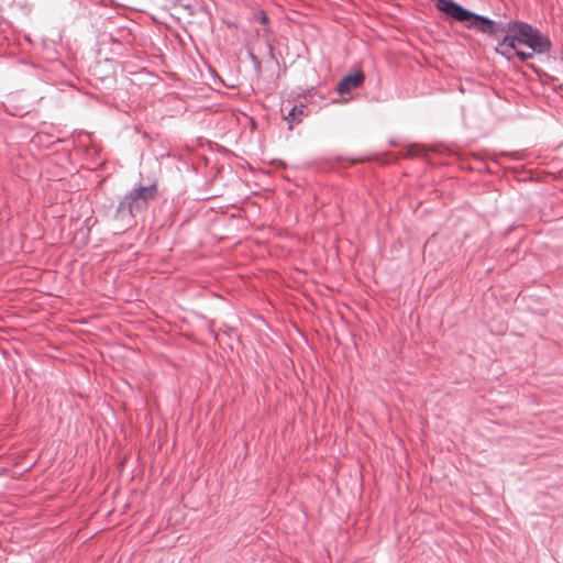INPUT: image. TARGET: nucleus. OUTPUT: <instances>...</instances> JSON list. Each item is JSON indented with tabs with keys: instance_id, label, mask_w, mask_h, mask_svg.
Here are the masks:
<instances>
[{
	"instance_id": "nucleus-1",
	"label": "nucleus",
	"mask_w": 563,
	"mask_h": 563,
	"mask_svg": "<svg viewBox=\"0 0 563 563\" xmlns=\"http://www.w3.org/2000/svg\"><path fill=\"white\" fill-rule=\"evenodd\" d=\"M438 11L446 18L464 23L467 29H473L490 37H497L500 33H517L519 44L531 48L532 53L545 54L550 52L551 41L539 29L523 21L496 22L488 16L475 13L454 0H433Z\"/></svg>"
},
{
	"instance_id": "nucleus-2",
	"label": "nucleus",
	"mask_w": 563,
	"mask_h": 563,
	"mask_svg": "<svg viewBox=\"0 0 563 563\" xmlns=\"http://www.w3.org/2000/svg\"><path fill=\"white\" fill-rule=\"evenodd\" d=\"M158 196L156 183L148 186H139L131 189L119 202L113 219L122 222L126 227L134 223L137 213L147 210L152 200Z\"/></svg>"
},
{
	"instance_id": "nucleus-3",
	"label": "nucleus",
	"mask_w": 563,
	"mask_h": 563,
	"mask_svg": "<svg viewBox=\"0 0 563 563\" xmlns=\"http://www.w3.org/2000/svg\"><path fill=\"white\" fill-rule=\"evenodd\" d=\"M501 34H504V36L498 41L495 52L504 56L507 60H510L512 58L510 51H515L517 48L519 44V36L517 33H500L496 38Z\"/></svg>"
},
{
	"instance_id": "nucleus-4",
	"label": "nucleus",
	"mask_w": 563,
	"mask_h": 563,
	"mask_svg": "<svg viewBox=\"0 0 563 563\" xmlns=\"http://www.w3.org/2000/svg\"><path fill=\"white\" fill-rule=\"evenodd\" d=\"M365 80V75L362 70L345 75L338 84V91L341 95L350 93L353 89L360 87Z\"/></svg>"
},
{
	"instance_id": "nucleus-5",
	"label": "nucleus",
	"mask_w": 563,
	"mask_h": 563,
	"mask_svg": "<svg viewBox=\"0 0 563 563\" xmlns=\"http://www.w3.org/2000/svg\"><path fill=\"white\" fill-rule=\"evenodd\" d=\"M306 115L307 107L305 104L294 106L285 117V120L288 122V129L291 130L294 125L298 124L301 121V118Z\"/></svg>"
},
{
	"instance_id": "nucleus-6",
	"label": "nucleus",
	"mask_w": 563,
	"mask_h": 563,
	"mask_svg": "<svg viewBox=\"0 0 563 563\" xmlns=\"http://www.w3.org/2000/svg\"><path fill=\"white\" fill-rule=\"evenodd\" d=\"M515 55L521 60V62H527L528 59H530L533 55V53H528V52H523V51H520L518 49V47L515 49Z\"/></svg>"
},
{
	"instance_id": "nucleus-7",
	"label": "nucleus",
	"mask_w": 563,
	"mask_h": 563,
	"mask_svg": "<svg viewBox=\"0 0 563 563\" xmlns=\"http://www.w3.org/2000/svg\"><path fill=\"white\" fill-rule=\"evenodd\" d=\"M250 58H251V60L253 63L255 71L257 74H260L261 70H262V65H261L260 58L256 55H254L253 53H250Z\"/></svg>"
},
{
	"instance_id": "nucleus-8",
	"label": "nucleus",
	"mask_w": 563,
	"mask_h": 563,
	"mask_svg": "<svg viewBox=\"0 0 563 563\" xmlns=\"http://www.w3.org/2000/svg\"><path fill=\"white\" fill-rule=\"evenodd\" d=\"M256 19L258 22H261L262 24H266L268 22V16L266 14L265 11H260L257 14H256Z\"/></svg>"
},
{
	"instance_id": "nucleus-9",
	"label": "nucleus",
	"mask_w": 563,
	"mask_h": 563,
	"mask_svg": "<svg viewBox=\"0 0 563 563\" xmlns=\"http://www.w3.org/2000/svg\"><path fill=\"white\" fill-rule=\"evenodd\" d=\"M5 474V468H0V476Z\"/></svg>"
},
{
	"instance_id": "nucleus-10",
	"label": "nucleus",
	"mask_w": 563,
	"mask_h": 563,
	"mask_svg": "<svg viewBox=\"0 0 563 563\" xmlns=\"http://www.w3.org/2000/svg\"><path fill=\"white\" fill-rule=\"evenodd\" d=\"M268 49H269V53L273 55V46L272 45H268Z\"/></svg>"
}]
</instances>
